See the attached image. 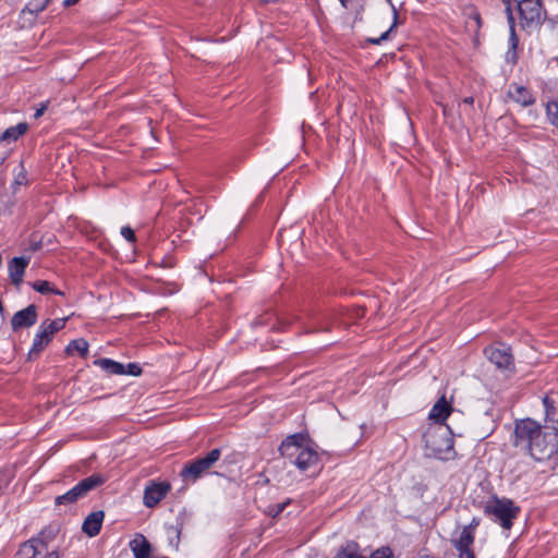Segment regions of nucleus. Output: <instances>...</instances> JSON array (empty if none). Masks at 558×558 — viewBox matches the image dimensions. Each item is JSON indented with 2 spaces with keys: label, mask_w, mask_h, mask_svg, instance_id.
<instances>
[{
  "label": "nucleus",
  "mask_w": 558,
  "mask_h": 558,
  "mask_svg": "<svg viewBox=\"0 0 558 558\" xmlns=\"http://www.w3.org/2000/svg\"><path fill=\"white\" fill-rule=\"evenodd\" d=\"M521 508L509 498L494 496L484 506V513L492 521L498 523L504 530H510L513 521L519 517Z\"/></svg>",
  "instance_id": "nucleus-1"
},
{
  "label": "nucleus",
  "mask_w": 558,
  "mask_h": 558,
  "mask_svg": "<svg viewBox=\"0 0 558 558\" xmlns=\"http://www.w3.org/2000/svg\"><path fill=\"white\" fill-rule=\"evenodd\" d=\"M425 448L429 453L439 460H451L457 457L454 440L449 428H437L429 430L424 436Z\"/></svg>",
  "instance_id": "nucleus-2"
},
{
  "label": "nucleus",
  "mask_w": 558,
  "mask_h": 558,
  "mask_svg": "<svg viewBox=\"0 0 558 558\" xmlns=\"http://www.w3.org/2000/svg\"><path fill=\"white\" fill-rule=\"evenodd\" d=\"M220 457L221 449L215 448L210 450L205 457L196 458L185 463L180 471V476L186 483H195L214 466Z\"/></svg>",
  "instance_id": "nucleus-3"
},
{
  "label": "nucleus",
  "mask_w": 558,
  "mask_h": 558,
  "mask_svg": "<svg viewBox=\"0 0 558 558\" xmlns=\"http://www.w3.org/2000/svg\"><path fill=\"white\" fill-rule=\"evenodd\" d=\"M68 318L46 319L44 320L33 339L32 348L28 352V359L33 360L40 355L52 340L56 332L63 329Z\"/></svg>",
  "instance_id": "nucleus-4"
},
{
  "label": "nucleus",
  "mask_w": 558,
  "mask_h": 558,
  "mask_svg": "<svg viewBox=\"0 0 558 558\" xmlns=\"http://www.w3.org/2000/svg\"><path fill=\"white\" fill-rule=\"evenodd\" d=\"M542 430L541 424L533 418L515 420L512 444L526 452Z\"/></svg>",
  "instance_id": "nucleus-5"
},
{
  "label": "nucleus",
  "mask_w": 558,
  "mask_h": 558,
  "mask_svg": "<svg viewBox=\"0 0 558 558\" xmlns=\"http://www.w3.org/2000/svg\"><path fill=\"white\" fill-rule=\"evenodd\" d=\"M487 360L502 372H514V357L509 345L497 342L484 349Z\"/></svg>",
  "instance_id": "nucleus-6"
},
{
  "label": "nucleus",
  "mask_w": 558,
  "mask_h": 558,
  "mask_svg": "<svg viewBox=\"0 0 558 558\" xmlns=\"http://www.w3.org/2000/svg\"><path fill=\"white\" fill-rule=\"evenodd\" d=\"M481 523V519L474 517L471 522L465 525L458 538L452 539L454 549L458 553L459 558H476L472 549L475 541V530Z\"/></svg>",
  "instance_id": "nucleus-7"
},
{
  "label": "nucleus",
  "mask_w": 558,
  "mask_h": 558,
  "mask_svg": "<svg viewBox=\"0 0 558 558\" xmlns=\"http://www.w3.org/2000/svg\"><path fill=\"white\" fill-rule=\"evenodd\" d=\"M171 490V485L167 481H148L143 496V504L147 508H155Z\"/></svg>",
  "instance_id": "nucleus-8"
},
{
  "label": "nucleus",
  "mask_w": 558,
  "mask_h": 558,
  "mask_svg": "<svg viewBox=\"0 0 558 558\" xmlns=\"http://www.w3.org/2000/svg\"><path fill=\"white\" fill-rule=\"evenodd\" d=\"M310 440L308 435L304 433H295L286 437L279 446L280 454L293 463L296 454L303 449V447Z\"/></svg>",
  "instance_id": "nucleus-9"
},
{
  "label": "nucleus",
  "mask_w": 558,
  "mask_h": 558,
  "mask_svg": "<svg viewBox=\"0 0 558 558\" xmlns=\"http://www.w3.org/2000/svg\"><path fill=\"white\" fill-rule=\"evenodd\" d=\"M304 333L331 330V316L325 312L308 311L306 320L302 323Z\"/></svg>",
  "instance_id": "nucleus-10"
},
{
  "label": "nucleus",
  "mask_w": 558,
  "mask_h": 558,
  "mask_svg": "<svg viewBox=\"0 0 558 558\" xmlns=\"http://www.w3.org/2000/svg\"><path fill=\"white\" fill-rule=\"evenodd\" d=\"M47 530L40 531L38 536L26 541L21 548V553L26 558H48V543L46 541Z\"/></svg>",
  "instance_id": "nucleus-11"
},
{
  "label": "nucleus",
  "mask_w": 558,
  "mask_h": 558,
  "mask_svg": "<svg viewBox=\"0 0 558 558\" xmlns=\"http://www.w3.org/2000/svg\"><path fill=\"white\" fill-rule=\"evenodd\" d=\"M106 482V477L99 473H94L86 478L80 481L74 487H72L69 492L76 502L77 500L87 496V494L101 486Z\"/></svg>",
  "instance_id": "nucleus-12"
},
{
  "label": "nucleus",
  "mask_w": 558,
  "mask_h": 558,
  "mask_svg": "<svg viewBox=\"0 0 558 558\" xmlns=\"http://www.w3.org/2000/svg\"><path fill=\"white\" fill-rule=\"evenodd\" d=\"M38 313L35 304H29L25 308L16 312L11 318V327L13 331L24 328H31L37 323Z\"/></svg>",
  "instance_id": "nucleus-13"
},
{
  "label": "nucleus",
  "mask_w": 558,
  "mask_h": 558,
  "mask_svg": "<svg viewBox=\"0 0 558 558\" xmlns=\"http://www.w3.org/2000/svg\"><path fill=\"white\" fill-rule=\"evenodd\" d=\"M190 518L191 514L183 509L177 515L175 523L166 526L168 544L174 550L179 549L182 530L189 523Z\"/></svg>",
  "instance_id": "nucleus-14"
},
{
  "label": "nucleus",
  "mask_w": 558,
  "mask_h": 558,
  "mask_svg": "<svg viewBox=\"0 0 558 558\" xmlns=\"http://www.w3.org/2000/svg\"><path fill=\"white\" fill-rule=\"evenodd\" d=\"M31 262V257H13L8 264L9 277L13 286L19 288L23 282L25 270Z\"/></svg>",
  "instance_id": "nucleus-15"
},
{
  "label": "nucleus",
  "mask_w": 558,
  "mask_h": 558,
  "mask_svg": "<svg viewBox=\"0 0 558 558\" xmlns=\"http://www.w3.org/2000/svg\"><path fill=\"white\" fill-rule=\"evenodd\" d=\"M508 97L522 107H530L535 102L533 93L527 87L518 83L509 85Z\"/></svg>",
  "instance_id": "nucleus-16"
},
{
  "label": "nucleus",
  "mask_w": 558,
  "mask_h": 558,
  "mask_svg": "<svg viewBox=\"0 0 558 558\" xmlns=\"http://www.w3.org/2000/svg\"><path fill=\"white\" fill-rule=\"evenodd\" d=\"M104 518L105 512L102 510L89 513L82 524V531L89 537L97 536L101 530Z\"/></svg>",
  "instance_id": "nucleus-17"
},
{
  "label": "nucleus",
  "mask_w": 558,
  "mask_h": 558,
  "mask_svg": "<svg viewBox=\"0 0 558 558\" xmlns=\"http://www.w3.org/2000/svg\"><path fill=\"white\" fill-rule=\"evenodd\" d=\"M318 459V453L306 444L296 454V458L292 464H294L301 471H306L311 466L316 465Z\"/></svg>",
  "instance_id": "nucleus-18"
},
{
  "label": "nucleus",
  "mask_w": 558,
  "mask_h": 558,
  "mask_svg": "<svg viewBox=\"0 0 558 558\" xmlns=\"http://www.w3.org/2000/svg\"><path fill=\"white\" fill-rule=\"evenodd\" d=\"M129 547L132 550L134 558H150L151 556L153 546L141 533H137L134 538L130 541Z\"/></svg>",
  "instance_id": "nucleus-19"
},
{
  "label": "nucleus",
  "mask_w": 558,
  "mask_h": 558,
  "mask_svg": "<svg viewBox=\"0 0 558 558\" xmlns=\"http://www.w3.org/2000/svg\"><path fill=\"white\" fill-rule=\"evenodd\" d=\"M452 412V405L447 401L446 396L442 395L430 410L429 418L438 423H444Z\"/></svg>",
  "instance_id": "nucleus-20"
},
{
  "label": "nucleus",
  "mask_w": 558,
  "mask_h": 558,
  "mask_svg": "<svg viewBox=\"0 0 558 558\" xmlns=\"http://www.w3.org/2000/svg\"><path fill=\"white\" fill-rule=\"evenodd\" d=\"M94 365L101 368L109 375H124V364L108 357L96 359Z\"/></svg>",
  "instance_id": "nucleus-21"
},
{
  "label": "nucleus",
  "mask_w": 558,
  "mask_h": 558,
  "mask_svg": "<svg viewBox=\"0 0 558 558\" xmlns=\"http://www.w3.org/2000/svg\"><path fill=\"white\" fill-rule=\"evenodd\" d=\"M505 5H506L507 20H508L509 29H510L509 39H508L509 48L517 49L518 45H519V38L515 33V23H514V16L512 13V8L510 7V2L508 0H505Z\"/></svg>",
  "instance_id": "nucleus-22"
},
{
  "label": "nucleus",
  "mask_w": 558,
  "mask_h": 558,
  "mask_svg": "<svg viewBox=\"0 0 558 558\" xmlns=\"http://www.w3.org/2000/svg\"><path fill=\"white\" fill-rule=\"evenodd\" d=\"M28 125L21 122L14 126L8 128L0 136L1 142H15L27 131Z\"/></svg>",
  "instance_id": "nucleus-23"
},
{
  "label": "nucleus",
  "mask_w": 558,
  "mask_h": 558,
  "mask_svg": "<svg viewBox=\"0 0 558 558\" xmlns=\"http://www.w3.org/2000/svg\"><path fill=\"white\" fill-rule=\"evenodd\" d=\"M543 405L545 409L546 425L558 426V418L556 417L557 409L555 405V401L549 396H545L543 398Z\"/></svg>",
  "instance_id": "nucleus-24"
},
{
  "label": "nucleus",
  "mask_w": 558,
  "mask_h": 558,
  "mask_svg": "<svg viewBox=\"0 0 558 558\" xmlns=\"http://www.w3.org/2000/svg\"><path fill=\"white\" fill-rule=\"evenodd\" d=\"M390 4H391V9H392V24L391 26L385 32L383 33L379 37L377 38H367L366 41L372 44V45H379L381 44L384 40H387L390 36V34L397 28L398 24H399V13L395 7V4L389 0Z\"/></svg>",
  "instance_id": "nucleus-25"
},
{
  "label": "nucleus",
  "mask_w": 558,
  "mask_h": 558,
  "mask_svg": "<svg viewBox=\"0 0 558 558\" xmlns=\"http://www.w3.org/2000/svg\"><path fill=\"white\" fill-rule=\"evenodd\" d=\"M13 173H14V179L11 184V189H12L13 193L15 194L22 185L28 184L27 171L25 169L23 161H21L20 165L17 166V168L14 169Z\"/></svg>",
  "instance_id": "nucleus-26"
},
{
  "label": "nucleus",
  "mask_w": 558,
  "mask_h": 558,
  "mask_svg": "<svg viewBox=\"0 0 558 558\" xmlns=\"http://www.w3.org/2000/svg\"><path fill=\"white\" fill-rule=\"evenodd\" d=\"M32 288L40 294L64 295L61 290L56 288L50 281L47 280H36L32 283Z\"/></svg>",
  "instance_id": "nucleus-27"
},
{
  "label": "nucleus",
  "mask_w": 558,
  "mask_h": 558,
  "mask_svg": "<svg viewBox=\"0 0 558 558\" xmlns=\"http://www.w3.org/2000/svg\"><path fill=\"white\" fill-rule=\"evenodd\" d=\"M88 342L83 338H78L70 341L65 348V353L70 355L73 352H77L81 356H86L88 354Z\"/></svg>",
  "instance_id": "nucleus-28"
},
{
  "label": "nucleus",
  "mask_w": 558,
  "mask_h": 558,
  "mask_svg": "<svg viewBox=\"0 0 558 558\" xmlns=\"http://www.w3.org/2000/svg\"><path fill=\"white\" fill-rule=\"evenodd\" d=\"M355 549H360L359 544L354 541H349L338 549L332 558H353Z\"/></svg>",
  "instance_id": "nucleus-29"
},
{
  "label": "nucleus",
  "mask_w": 558,
  "mask_h": 558,
  "mask_svg": "<svg viewBox=\"0 0 558 558\" xmlns=\"http://www.w3.org/2000/svg\"><path fill=\"white\" fill-rule=\"evenodd\" d=\"M546 112L550 123L558 129V97L547 102Z\"/></svg>",
  "instance_id": "nucleus-30"
},
{
  "label": "nucleus",
  "mask_w": 558,
  "mask_h": 558,
  "mask_svg": "<svg viewBox=\"0 0 558 558\" xmlns=\"http://www.w3.org/2000/svg\"><path fill=\"white\" fill-rule=\"evenodd\" d=\"M291 500L288 498L282 502L270 505L267 509V514L271 518H277L290 505Z\"/></svg>",
  "instance_id": "nucleus-31"
},
{
  "label": "nucleus",
  "mask_w": 558,
  "mask_h": 558,
  "mask_svg": "<svg viewBox=\"0 0 558 558\" xmlns=\"http://www.w3.org/2000/svg\"><path fill=\"white\" fill-rule=\"evenodd\" d=\"M48 5L49 4L47 0H31L25 9L32 14H38L43 12Z\"/></svg>",
  "instance_id": "nucleus-32"
},
{
  "label": "nucleus",
  "mask_w": 558,
  "mask_h": 558,
  "mask_svg": "<svg viewBox=\"0 0 558 558\" xmlns=\"http://www.w3.org/2000/svg\"><path fill=\"white\" fill-rule=\"evenodd\" d=\"M73 504H75V501L73 500L69 490L66 493H64L63 495L57 496L54 498L56 506H62V505L68 506V505H73Z\"/></svg>",
  "instance_id": "nucleus-33"
},
{
  "label": "nucleus",
  "mask_w": 558,
  "mask_h": 558,
  "mask_svg": "<svg viewBox=\"0 0 558 558\" xmlns=\"http://www.w3.org/2000/svg\"><path fill=\"white\" fill-rule=\"evenodd\" d=\"M121 235L130 243H135L136 242V235H135V232L134 230L129 227V226H124L121 228V231H120Z\"/></svg>",
  "instance_id": "nucleus-34"
},
{
  "label": "nucleus",
  "mask_w": 558,
  "mask_h": 558,
  "mask_svg": "<svg viewBox=\"0 0 558 558\" xmlns=\"http://www.w3.org/2000/svg\"><path fill=\"white\" fill-rule=\"evenodd\" d=\"M140 376L142 374V367L137 363H128L124 365V375Z\"/></svg>",
  "instance_id": "nucleus-35"
},
{
  "label": "nucleus",
  "mask_w": 558,
  "mask_h": 558,
  "mask_svg": "<svg viewBox=\"0 0 558 558\" xmlns=\"http://www.w3.org/2000/svg\"><path fill=\"white\" fill-rule=\"evenodd\" d=\"M372 558H393V554L389 547H381L372 554Z\"/></svg>",
  "instance_id": "nucleus-36"
},
{
  "label": "nucleus",
  "mask_w": 558,
  "mask_h": 558,
  "mask_svg": "<svg viewBox=\"0 0 558 558\" xmlns=\"http://www.w3.org/2000/svg\"><path fill=\"white\" fill-rule=\"evenodd\" d=\"M506 61L511 64L517 63V61H518L517 49L508 48V51L506 52Z\"/></svg>",
  "instance_id": "nucleus-37"
},
{
  "label": "nucleus",
  "mask_w": 558,
  "mask_h": 558,
  "mask_svg": "<svg viewBox=\"0 0 558 558\" xmlns=\"http://www.w3.org/2000/svg\"><path fill=\"white\" fill-rule=\"evenodd\" d=\"M160 265L165 268H172L175 266V260L171 256L163 257L160 262Z\"/></svg>",
  "instance_id": "nucleus-38"
},
{
  "label": "nucleus",
  "mask_w": 558,
  "mask_h": 558,
  "mask_svg": "<svg viewBox=\"0 0 558 558\" xmlns=\"http://www.w3.org/2000/svg\"><path fill=\"white\" fill-rule=\"evenodd\" d=\"M47 108H48V102H41L40 107L36 109L35 113H34V118L35 119L40 118L44 114V112L47 110Z\"/></svg>",
  "instance_id": "nucleus-39"
},
{
  "label": "nucleus",
  "mask_w": 558,
  "mask_h": 558,
  "mask_svg": "<svg viewBox=\"0 0 558 558\" xmlns=\"http://www.w3.org/2000/svg\"><path fill=\"white\" fill-rule=\"evenodd\" d=\"M13 206H14V202L11 201L9 204L4 205L3 208H0V215H12Z\"/></svg>",
  "instance_id": "nucleus-40"
},
{
  "label": "nucleus",
  "mask_w": 558,
  "mask_h": 558,
  "mask_svg": "<svg viewBox=\"0 0 558 558\" xmlns=\"http://www.w3.org/2000/svg\"><path fill=\"white\" fill-rule=\"evenodd\" d=\"M41 247H43V242H41V240H39V241H35V242H33V243L31 244V246H29V250H31L32 252H37V251H39Z\"/></svg>",
  "instance_id": "nucleus-41"
},
{
  "label": "nucleus",
  "mask_w": 558,
  "mask_h": 558,
  "mask_svg": "<svg viewBox=\"0 0 558 558\" xmlns=\"http://www.w3.org/2000/svg\"><path fill=\"white\" fill-rule=\"evenodd\" d=\"M78 1L80 0H64L63 1V7L64 8H70V7L74 5V4H76Z\"/></svg>",
  "instance_id": "nucleus-42"
},
{
  "label": "nucleus",
  "mask_w": 558,
  "mask_h": 558,
  "mask_svg": "<svg viewBox=\"0 0 558 558\" xmlns=\"http://www.w3.org/2000/svg\"><path fill=\"white\" fill-rule=\"evenodd\" d=\"M473 102H474V98L472 96L465 97L463 99V104H466V105L471 106V105H473Z\"/></svg>",
  "instance_id": "nucleus-43"
},
{
  "label": "nucleus",
  "mask_w": 558,
  "mask_h": 558,
  "mask_svg": "<svg viewBox=\"0 0 558 558\" xmlns=\"http://www.w3.org/2000/svg\"><path fill=\"white\" fill-rule=\"evenodd\" d=\"M359 550H360V549H355V550H354L353 558H366V557L362 556V555L359 553ZM369 558H372V556H371Z\"/></svg>",
  "instance_id": "nucleus-44"
},
{
  "label": "nucleus",
  "mask_w": 558,
  "mask_h": 558,
  "mask_svg": "<svg viewBox=\"0 0 558 558\" xmlns=\"http://www.w3.org/2000/svg\"><path fill=\"white\" fill-rule=\"evenodd\" d=\"M4 312H5L4 305H3L2 301L0 300V315L3 316Z\"/></svg>",
  "instance_id": "nucleus-45"
},
{
  "label": "nucleus",
  "mask_w": 558,
  "mask_h": 558,
  "mask_svg": "<svg viewBox=\"0 0 558 558\" xmlns=\"http://www.w3.org/2000/svg\"><path fill=\"white\" fill-rule=\"evenodd\" d=\"M48 558H59V557H58L57 551H51V553L48 555Z\"/></svg>",
  "instance_id": "nucleus-46"
},
{
  "label": "nucleus",
  "mask_w": 558,
  "mask_h": 558,
  "mask_svg": "<svg viewBox=\"0 0 558 558\" xmlns=\"http://www.w3.org/2000/svg\"><path fill=\"white\" fill-rule=\"evenodd\" d=\"M264 3H274V2H277L278 0H262Z\"/></svg>",
  "instance_id": "nucleus-47"
},
{
  "label": "nucleus",
  "mask_w": 558,
  "mask_h": 558,
  "mask_svg": "<svg viewBox=\"0 0 558 558\" xmlns=\"http://www.w3.org/2000/svg\"><path fill=\"white\" fill-rule=\"evenodd\" d=\"M339 1L341 2V4H342L343 7H345V5H347V1H348V0H339Z\"/></svg>",
  "instance_id": "nucleus-48"
},
{
  "label": "nucleus",
  "mask_w": 558,
  "mask_h": 558,
  "mask_svg": "<svg viewBox=\"0 0 558 558\" xmlns=\"http://www.w3.org/2000/svg\"><path fill=\"white\" fill-rule=\"evenodd\" d=\"M3 161H4V158L0 157V166L2 165Z\"/></svg>",
  "instance_id": "nucleus-49"
},
{
  "label": "nucleus",
  "mask_w": 558,
  "mask_h": 558,
  "mask_svg": "<svg viewBox=\"0 0 558 558\" xmlns=\"http://www.w3.org/2000/svg\"><path fill=\"white\" fill-rule=\"evenodd\" d=\"M156 558H169V557H165V556H162V557H156Z\"/></svg>",
  "instance_id": "nucleus-50"
},
{
  "label": "nucleus",
  "mask_w": 558,
  "mask_h": 558,
  "mask_svg": "<svg viewBox=\"0 0 558 558\" xmlns=\"http://www.w3.org/2000/svg\"><path fill=\"white\" fill-rule=\"evenodd\" d=\"M52 0H47L48 4L51 2Z\"/></svg>",
  "instance_id": "nucleus-51"
}]
</instances>
